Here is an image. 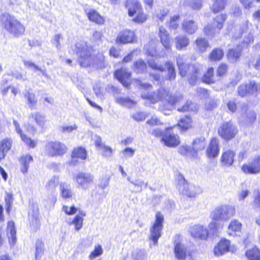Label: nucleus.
Masks as SVG:
<instances>
[{"label": "nucleus", "instance_id": "a18cd8bd", "mask_svg": "<svg viewBox=\"0 0 260 260\" xmlns=\"http://www.w3.org/2000/svg\"><path fill=\"white\" fill-rule=\"evenodd\" d=\"M135 15V16L133 18L132 20L136 23H143L147 19V15L144 12L143 9L137 12Z\"/></svg>", "mask_w": 260, "mask_h": 260}, {"label": "nucleus", "instance_id": "69168bd1", "mask_svg": "<svg viewBox=\"0 0 260 260\" xmlns=\"http://www.w3.org/2000/svg\"><path fill=\"white\" fill-rule=\"evenodd\" d=\"M62 209L63 212L69 215L74 214L77 211V208L74 206L69 207L66 205H63Z\"/></svg>", "mask_w": 260, "mask_h": 260}, {"label": "nucleus", "instance_id": "423d86ee", "mask_svg": "<svg viewBox=\"0 0 260 260\" xmlns=\"http://www.w3.org/2000/svg\"><path fill=\"white\" fill-rule=\"evenodd\" d=\"M235 211V208L231 205H221L212 212L211 217L216 221H225L233 217Z\"/></svg>", "mask_w": 260, "mask_h": 260}, {"label": "nucleus", "instance_id": "7c9ffc66", "mask_svg": "<svg viewBox=\"0 0 260 260\" xmlns=\"http://www.w3.org/2000/svg\"><path fill=\"white\" fill-rule=\"evenodd\" d=\"M182 28L184 31L188 34H194L198 28L197 24L192 20H184L182 23Z\"/></svg>", "mask_w": 260, "mask_h": 260}, {"label": "nucleus", "instance_id": "9b49d317", "mask_svg": "<svg viewBox=\"0 0 260 260\" xmlns=\"http://www.w3.org/2000/svg\"><path fill=\"white\" fill-rule=\"evenodd\" d=\"M74 179L76 181L78 187L86 189L93 183L94 177L90 173L81 172L74 175Z\"/></svg>", "mask_w": 260, "mask_h": 260}, {"label": "nucleus", "instance_id": "5701e85b", "mask_svg": "<svg viewBox=\"0 0 260 260\" xmlns=\"http://www.w3.org/2000/svg\"><path fill=\"white\" fill-rule=\"evenodd\" d=\"M13 124L15 126L16 132L20 136L21 140L30 147L34 148L37 144V142L34 140H32L30 138L27 137L25 135L22 133L19 124L16 120H13Z\"/></svg>", "mask_w": 260, "mask_h": 260}, {"label": "nucleus", "instance_id": "79ce46f5", "mask_svg": "<svg viewBox=\"0 0 260 260\" xmlns=\"http://www.w3.org/2000/svg\"><path fill=\"white\" fill-rule=\"evenodd\" d=\"M116 102L118 104L128 108L131 107L135 104V102L127 97H117Z\"/></svg>", "mask_w": 260, "mask_h": 260}, {"label": "nucleus", "instance_id": "bf43d9fd", "mask_svg": "<svg viewBox=\"0 0 260 260\" xmlns=\"http://www.w3.org/2000/svg\"><path fill=\"white\" fill-rule=\"evenodd\" d=\"M180 16L179 15H176L172 16L169 22V27L170 29H176L178 26V21Z\"/></svg>", "mask_w": 260, "mask_h": 260}, {"label": "nucleus", "instance_id": "6e6d98bb", "mask_svg": "<svg viewBox=\"0 0 260 260\" xmlns=\"http://www.w3.org/2000/svg\"><path fill=\"white\" fill-rule=\"evenodd\" d=\"M244 84L246 86L247 90H248L249 95L255 93L257 90L258 85L254 81H249L244 83Z\"/></svg>", "mask_w": 260, "mask_h": 260}, {"label": "nucleus", "instance_id": "cd10ccee", "mask_svg": "<svg viewBox=\"0 0 260 260\" xmlns=\"http://www.w3.org/2000/svg\"><path fill=\"white\" fill-rule=\"evenodd\" d=\"M174 253L178 260H185L186 256V248L180 243L175 244Z\"/></svg>", "mask_w": 260, "mask_h": 260}, {"label": "nucleus", "instance_id": "a19ab883", "mask_svg": "<svg viewBox=\"0 0 260 260\" xmlns=\"http://www.w3.org/2000/svg\"><path fill=\"white\" fill-rule=\"evenodd\" d=\"M35 258L36 260H40L44 251V245L42 240L38 239L36 241L35 246Z\"/></svg>", "mask_w": 260, "mask_h": 260}, {"label": "nucleus", "instance_id": "c756f323", "mask_svg": "<svg viewBox=\"0 0 260 260\" xmlns=\"http://www.w3.org/2000/svg\"><path fill=\"white\" fill-rule=\"evenodd\" d=\"M127 180L134 186V191L136 192H140L143 188H146L148 185L147 182H145L140 179H132L130 177H128Z\"/></svg>", "mask_w": 260, "mask_h": 260}, {"label": "nucleus", "instance_id": "c03bdc74", "mask_svg": "<svg viewBox=\"0 0 260 260\" xmlns=\"http://www.w3.org/2000/svg\"><path fill=\"white\" fill-rule=\"evenodd\" d=\"M146 69V64L142 59H139L134 63L133 70L137 73H143Z\"/></svg>", "mask_w": 260, "mask_h": 260}, {"label": "nucleus", "instance_id": "e2e57ef3", "mask_svg": "<svg viewBox=\"0 0 260 260\" xmlns=\"http://www.w3.org/2000/svg\"><path fill=\"white\" fill-rule=\"evenodd\" d=\"M149 67L154 70H158L160 72L165 71V68L161 65H158L154 59H150L148 60Z\"/></svg>", "mask_w": 260, "mask_h": 260}, {"label": "nucleus", "instance_id": "393cba45", "mask_svg": "<svg viewBox=\"0 0 260 260\" xmlns=\"http://www.w3.org/2000/svg\"><path fill=\"white\" fill-rule=\"evenodd\" d=\"M60 196L64 199H70L74 194L70 184L67 183H61L59 185Z\"/></svg>", "mask_w": 260, "mask_h": 260}, {"label": "nucleus", "instance_id": "a878e982", "mask_svg": "<svg viewBox=\"0 0 260 260\" xmlns=\"http://www.w3.org/2000/svg\"><path fill=\"white\" fill-rule=\"evenodd\" d=\"M12 141L6 138L0 142V160L5 158L7 153L11 149Z\"/></svg>", "mask_w": 260, "mask_h": 260}, {"label": "nucleus", "instance_id": "2f4dec72", "mask_svg": "<svg viewBox=\"0 0 260 260\" xmlns=\"http://www.w3.org/2000/svg\"><path fill=\"white\" fill-rule=\"evenodd\" d=\"M29 121L34 120L36 124L41 128H43L46 121L45 116L39 112L30 113L28 116Z\"/></svg>", "mask_w": 260, "mask_h": 260}, {"label": "nucleus", "instance_id": "1a4fd4ad", "mask_svg": "<svg viewBox=\"0 0 260 260\" xmlns=\"http://www.w3.org/2000/svg\"><path fill=\"white\" fill-rule=\"evenodd\" d=\"M164 220L163 215L160 212H157L155 215V222L150 229V239L153 241L154 245L157 244V240L161 236Z\"/></svg>", "mask_w": 260, "mask_h": 260}, {"label": "nucleus", "instance_id": "72a5a7b5", "mask_svg": "<svg viewBox=\"0 0 260 260\" xmlns=\"http://www.w3.org/2000/svg\"><path fill=\"white\" fill-rule=\"evenodd\" d=\"M24 96L27 100L29 107L31 109H36L37 100L36 99L35 94L32 93V90L30 88L25 89L24 92Z\"/></svg>", "mask_w": 260, "mask_h": 260}, {"label": "nucleus", "instance_id": "c85d7f7f", "mask_svg": "<svg viewBox=\"0 0 260 260\" xmlns=\"http://www.w3.org/2000/svg\"><path fill=\"white\" fill-rule=\"evenodd\" d=\"M33 161L32 157L28 154L23 155L19 159L21 165L20 171L23 174L27 173L29 164Z\"/></svg>", "mask_w": 260, "mask_h": 260}, {"label": "nucleus", "instance_id": "6e6552de", "mask_svg": "<svg viewBox=\"0 0 260 260\" xmlns=\"http://www.w3.org/2000/svg\"><path fill=\"white\" fill-rule=\"evenodd\" d=\"M226 19V16L225 14H221L217 15L213 19L212 24H208L205 27L204 31L205 34L209 37H214L216 34L219 32Z\"/></svg>", "mask_w": 260, "mask_h": 260}, {"label": "nucleus", "instance_id": "aec40b11", "mask_svg": "<svg viewBox=\"0 0 260 260\" xmlns=\"http://www.w3.org/2000/svg\"><path fill=\"white\" fill-rule=\"evenodd\" d=\"M189 43V39L185 35H179L174 38L175 47L178 50L185 49Z\"/></svg>", "mask_w": 260, "mask_h": 260}, {"label": "nucleus", "instance_id": "dca6fc26", "mask_svg": "<svg viewBox=\"0 0 260 260\" xmlns=\"http://www.w3.org/2000/svg\"><path fill=\"white\" fill-rule=\"evenodd\" d=\"M235 153L231 149H227L222 152L220 162L222 166L229 167L231 166L234 162Z\"/></svg>", "mask_w": 260, "mask_h": 260}, {"label": "nucleus", "instance_id": "c9c22d12", "mask_svg": "<svg viewBox=\"0 0 260 260\" xmlns=\"http://www.w3.org/2000/svg\"><path fill=\"white\" fill-rule=\"evenodd\" d=\"M16 230L14 227V223L9 221L8 223V237L10 244L14 245L16 241Z\"/></svg>", "mask_w": 260, "mask_h": 260}, {"label": "nucleus", "instance_id": "e433bc0d", "mask_svg": "<svg viewBox=\"0 0 260 260\" xmlns=\"http://www.w3.org/2000/svg\"><path fill=\"white\" fill-rule=\"evenodd\" d=\"M205 139L204 137H200L194 139L192 142V149L196 153L203 150L206 146Z\"/></svg>", "mask_w": 260, "mask_h": 260}, {"label": "nucleus", "instance_id": "6ab92c4d", "mask_svg": "<svg viewBox=\"0 0 260 260\" xmlns=\"http://www.w3.org/2000/svg\"><path fill=\"white\" fill-rule=\"evenodd\" d=\"M87 153L86 149L82 147H78L74 149L72 154V160L70 164L75 165L77 162V159L85 160L87 158Z\"/></svg>", "mask_w": 260, "mask_h": 260}, {"label": "nucleus", "instance_id": "774afa93", "mask_svg": "<svg viewBox=\"0 0 260 260\" xmlns=\"http://www.w3.org/2000/svg\"><path fill=\"white\" fill-rule=\"evenodd\" d=\"M109 181L110 178L109 177L105 176L103 177L100 180L99 186L102 189H104L109 185Z\"/></svg>", "mask_w": 260, "mask_h": 260}, {"label": "nucleus", "instance_id": "4468645a", "mask_svg": "<svg viewBox=\"0 0 260 260\" xmlns=\"http://www.w3.org/2000/svg\"><path fill=\"white\" fill-rule=\"evenodd\" d=\"M242 171L247 174H257L260 172V155L255 157L251 162L244 165Z\"/></svg>", "mask_w": 260, "mask_h": 260}, {"label": "nucleus", "instance_id": "4be33fe9", "mask_svg": "<svg viewBox=\"0 0 260 260\" xmlns=\"http://www.w3.org/2000/svg\"><path fill=\"white\" fill-rule=\"evenodd\" d=\"M116 78L123 84L124 86L127 87L129 85L128 79L131 76V73L128 72L125 69H121L117 70L115 72Z\"/></svg>", "mask_w": 260, "mask_h": 260}, {"label": "nucleus", "instance_id": "4d7b16f0", "mask_svg": "<svg viewBox=\"0 0 260 260\" xmlns=\"http://www.w3.org/2000/svg\"><path fill=\"white\" fill-rule=\"evenodd\" d=\"M223 51L219 48L214 49L210 54V58L213 60H219L223 56Z\"/></svg>", "mask_w": 260, "mask_h": 260}, {"label": "nucleus", "instance_id": "680f3d73", "mask_svg": "<svg viewBox=\"0 0 260 260\" xmlns=\"http://www.w3.org/2000/svg\"><path fill=\"white\" fill-rule=\"evenodd\" d=\"M77 125L74 124L72 125H61L58 127L59 131L63 133H70L77 129Z\"/></svg>", "mask_w": 260, "mask_h": 260}, {"label": "nucleus", "instance_id": "7ed1b4c3", "mask_svg": "<svg viewBox=\"0 0 260 260\" xmlns=\"http://www.w3.org/2000/svg\"><path fill=\"white\" fill-rule=\"evenodd\" d=\"M144 99L148 100L151 103H155L158 101H166L168 103L164 108H161L160 110L164 111L165 109L171 110L173 105L177 102V99L169 93V91L164 88H160L151 94L144 93L141 94Z\"/></svg>", "mask_w": 260, "mask_h": 260}, {"label": "nucleus", "instance_id": "09e8293b", "mask_svg": "<svg viewBox=\"0 0 260 260\" xmlns=\"http://www.w3.org/2000/svg\"><path fill=\"white\" fill-rule=\"evenodd\" d=\"M213 68H210L202 77L203 82L208 84L214 83L215 80L213 77Z\"/></svg>", "mask_w": 260, "mask_h": 260}, {"label": "nucleus", "instance_id": "338daca9", "mask_svg": "<svg viewBox=\"0 0 260 260\" xmlns=\"http://www.w3.org/2000/svg\"><path fill=\"white\" fill-rule=\"evenodd\" d=\"M238 94L241 97L245 96L247 95H249L248 92V90H247L246 86L244 85V84L240 85L238 88Z\"/></svg>", "mask_w": 260, "mask_h": 260}, {"label": "nucleus", "instance_id": "20e7f679", "mask_svg": "<svg viewBox=\"0 0 260 260\" xmlns=\"http://www.w3.org/2000/svg\"><path fill=\"white\" fill-rule=\"evenodd\" d=\"M73 50L78 56V61L81 67H86L90 65V48L87 46L86 42H80L76 43Z\"/></svg>", "mask_w": 260, "mask_h": 260}, {"label": "nucleus", "instance_id": "4c0bfd02", "mask_svg": "<svg viewBox=\"0 0 260 260\" xmlns=\"http://www.w3.org/2000/svg\"><path fill=\"white\" fill-rule=\"evenodd\" d=\"M245 255L249 260H260V250L256 247L248 249Z\"/></svg>", "mask_w": 260, "mask_h": 260}, {"label": "nucleus", "instance_id": "f03ea898", "mask_svg": "<svg viewBox=\"0 0 260 260\" xmlns=\"http://www.w3.org/2000/svg\"><path fill=\"white\" fill-rule=\"evenodd\" d=\"M176 61L180 75L182 77L187 76L190 84L195 85L197 79L201 75L202 66L199 63L191 64L185 63L184 56L180 55L176 57Z\"/></svg>", "mask_w": 260, "mask_h": 260}, {"label": "nucleus", "instance_id": "5fc2aeb1", "mask_svg": "<svg viewBox=\"0 0 260 260\" xmlns=\"http://www.w3.org/2000/svg\"><path fill=\"white\" fill-rule=\"evenodd\" d=\"M103 252L102 246L100 245H95L94 249L89 255V259L92 260H100L96 259V257L102 254Z\"/></svg>", "mask_w": 260, "mask_h": 260}, {"label": "nucleus", "instance_id": "39448f33", "mask_svg": "<svg viewBox=\"0 0 260 260\" xmlns=\"http://www.w3.org/2000/svg\"><path fill=\"white\" fill-rule=\"evenodd\" d=\"M177 187L179 192L189 198H193L202 192L201 188L192 183L187 182L182 176L178 177Z\"/></svg>", "mask_w": 260, "mask_h": 260}, {"label": "nucleus", "instance_id": "f8f14e48", "mask_svg": "<svg viewBox=\"0 0 260 260\" xmlns=\"http://www.w3.org/2000/svg\"><path fill=\"white\" fill-rule=\"evenodd\" d=\"M162 140L166 146L171 147H176L180 143L179 136L172 132V128L166 129Z\"/></svg>", "mask_w": 260, "mask_h": 260}, {"label": "nucleus", "instance_id": "864d4df0", "mask_svg": "<svg viewBox=\"0 0 260 260\" xmlns=\"http://www.w3.org/2000/svg\"><path fill=\"white\" fill-rule=\"evenodd\" d=\"M83 219L79 215H76L73 220L68 221L69 224H74L75 230L77 231H79L83 226Z\"/></svg>", "mask_w": 260, "mask_h": 260}, {"label": "nucleus", "instance_id": "0eeeda50", "mask_svg": "<svg viewBox=\"0 0 260 260\" xmlns=\"http://www.w3.org/2000/svg\"><path fill=\"white\" fill-rule=\"evenodd\" d=\"M45 153L51 157L62 156L68 151V147L65 144L58 141H51L45 145Z\"/></svg>", "mask_w": 260, "mask_h": 260}, {"label": "nucleus", "instance_id": "b1692460", "mask_svg": "<svg viewBox=\"0 0 260 260\" xmlns=\"http://www.w3.org/2000/svg\"><path fill=\"white\" fill-rule=\"evenodd\" d=\"M242 118L245 122L248 123H252L256 119L255 113L248 109L247 105H244L242 108Z\"/></svg>", "mask_w": 260, "mask_h": 260}, {"label": "nucleus", "instance_id": "49530a36", "mask_svg": "<svg viewBox=\"0 0 260 260\" xmlns=\"http://www.w3.org/2000/svg\"><path fill=\"white\" fill-rule=\"evenodd\" d=\"M146 255V250L143 249H137L132 253V257L134 260H145Z\"/></svg>", "mask_w": 260, "mask_h": 260}, {"label": "nucleus", "instance_id": "de8ad7c7", "mask_svg": "<svg viewBox=\"0 0 260 260\" xmlns=\"http://www.w3.org/2000/svg\"><path fill=\"white\" fill-rule=\"evenodd\" d=\"M169 10L167 8H162L156 11L154 14V18H156L157 20L162 22L165 17L168 15Z\"/></svg>", "mask_w": 260, "mask_h": 260}, {"label": "nucleus", "instance_id": "8fccbe9b", "mask_svg": "<svg viewBox=\"0 0 260 260\" xmlns=\"http://www.w3.org/2000/svg\"><path fill=\"white\" fill-rule=\"evenodd\" d=\"M59 183V178L58 177L53 176L47 182L45 187L46 188L51 191H53L57 186Z\"/></svg>", "mask_w": 260, "mask_h": 260}, {"label": "nucleus", "instance_id": "13d9d810", "mask_svg": "<svg viewBox=\"0 0 260 260\" xmlns=\"http://www.w3.org/2000/svg\"><path fill=\"white\" fill-rule=\"evenodd\" d=\"M197 110V105L191 101H187L183 106L178 109V110L181 112L196 111Z\"/></svg>", "mask_w": 260, "mask_h": 260}, {"label": "nucleus", "instance_id": "ddd939ff", "mask_svg": "<svg viewBox=\"0 0 260 260\" xmlns=\"http://www.w3.org/2000/svg\"><path fill=\"white\" fill-rule=\"evenodd\" d=\"M191 236L195 239L207 240L209 236L208 229L201 224H195L189 228Z\"/></svg>", "mask_w": 260, "mask_h": 260}, {"label": "nucleus", "instance_id": "0e129e2a", "mask_svg": "<svg viewBox=\"0 0 260 260\" xmlns=\"http://www.w3.org/2000/svg\"><path fill=\"white\" fill-rule=\"evenodd\" d=\"M5 200L6 203V211L9 213L11 209L13 198L11 194L7 193L5 197Z\"/></svg>", "mask_w": 260, "mask_h": 260}, {"label": "nucleus", "instance_id": "ea45409f", "mask_svg": "<svg viewBox=\"0 0 260 260\" xmlns=\"http://www.w3.org/2000/svg\"><path fill=\"white\" fill-rule=\"evenodd\" d=\"M178 152L183 156L192 157H195L196 152H194L192 148L187 145H182L178 149Z\"/></svg>", "mask_w": 260, "mask_h": 260}, {"label": "nucleus", "instance_id": "473e14b6", "mask_svg": "<svg viewBox=\"0 0 260 260\" xmlns=\"http://www.w3.org/2000/svg\"><path fill=\"white\" fill-rule=\"evenodd\" d=\"M85 12L88 19L99 24H103L104 23V18L94 10H85Z\"/></svg>", "mask_w": 260, "mask_h": 260}, {"label": "nucleus", "instance_id": "f3484780", "mask_svg": "<svg viewBox=\"0 0 260 260\" xmlns=\"http://www.w3.org/2000/svg\"><path fill=\"white\" fill-rule=\"evenodd\" d=\"M135 39V34L132 31L128 30H123L118 35L116 38V43L126 44L132 43Z\"/></svg>", "mask_w": 260, "mask_h": 260}, {"label": "nucleus", "instance_id": "f257e3e1", "mask_svg": "<svg viewBox=\"0 0 260 260\" xmlns=\"http://www.w3.org/2000/svg\"><path fill=\"white\" fill-rule=\"evenodd\" d=\"M0 24L10 35L15 38L23 36L25 27L15 16L9 13L0 14Z\"/></svg>", "mask_w": 260, "mask_h": 260}, {"label": "nucleus", "instance_id": "412c9836", "mask_svg": "<svg viewBox=\"0 0 260 260\" xmlns=\"http://www.w3.org/2000/svg\"><path fill=\"white\" fill-rule=\"evenodd\" d=\"M230 246V241L221 240L214 249V253L216 255H221L229 250Z\"/></svg>", "mask_w": 260, "mask_h": 260}, {"label": "nucleus", "instance_id": "9d476101", "mask_svg": "<svg viewBox=\"0 0 260 260\" xmlns=\"http://www.w3.org/2000/svg\"><path fill=\"white\" fill-rule=\"evenodd\" d=\"M237 133V127L230 121L223 122L218 130V135L225 140L234 138Z\"/></svg>", "mask_w": 260, "mask_h": 260}, {"label": "nucleus", "instance_id": "a211bd4d", "mask_svg": "<svg viewBox=\"0 0 260 260\" xmlns=\"http://www.w3.org/2000/svg\"><path fill=\"white\" fill-rule=\"evenodd\" d=\"M125 7L128 11V15L134 17L137 12L143 9L140 3L138 0H127Z\"/></svg>", "mask_w": 260, "mask_h": 260}, {"label": "nucleus", "instance_id": "58836bf2", "mask_svg": "<svg viewBox=\"0 0 260 260\" xmlns=\"http://www.w3.org/2000/svg\"><path fill=\"white\" fill-rule=\"evenodd\" d=\"M196 50L200 52H205L209 47V44L207 40L204 38H198L196 41Z\"/></svg>", "mask_w": 260, "mask_h": 260}, {"label": "nucleus", "instance_id": "37998d69", "mask_svg": "<svg viewBox=\"0 0 260 260\" xmlns=\"http://www.w3.org/2000/svg\"><path fill=\"white\" fill-rule=\"evenodd\" d=\"M165 67L168 71L167 78L168 80L172 81L176 78V72L175 67L172 62L167 61L165 63Z\"/></svg>", "mask_w": 260, "mask_h": 260}, {"label": "nucleus", "instance_id": "3c124183", "mask_svg": "<svg viewBox=\"0 0 260 260\" xmlns=\"http://www.w3.org/2000/svg\"><path fill=\"white\" fill-rule=\"evenodd\" d=\"M225 4V0H214L211 9L214 13H217L223 9Z\"/></svg>", "mask_w": 260, "mask_h": 260}, {"label": "nucleus", "instance_id": "2eb2a0df", "mask_svg": "<svg viewBox=\"0 0 260 260\" xmlns=\"http://www.w3.org/2000/svg\"><path fill=\"white\" fill-rule=\"evenodd\" d=\"M219 152V140L213 138L206 149V155L210 158L216 157Z\"/></svg>", "mask_w": 260, "mask_h": 260}, {"label": "nucleus", "instance_id": "052dcab7", "mask_svg": "<svg viewBox=\"0 0 260 260\" xmlns=\"http://www.w3.org/2000/svg\"><path fill=\"white\" fill-rule=\"evenodd\" d=\"M242 226V224L237 220H234L231 222L229 225V230L233 232L240 231Z\"/></svg>", "mask_w": 260, "mask_h": 260}, {"label": "nucleus", "instance_id": "bb28decb", "mask_svg": "<svg viewBox=\"0 0 260 260\" xmlns=\"http://www.w3.org/2000/svg\"><path fill=\"white\" fill-rule=\"evenodd\" d=\"M159 35L160 38V41L164 47L167 49H170L171 45L170 42L169 34L162 26H160L159 28Z\"/></svg>", "mask_w": 260, "mask_h": 260}, {"label": "nucleus", "instance_id": "f704fd0d", "mask_svg": "<svg viewBox=\"0 0 260 260\" xmlns=\"http://www.w3.org/2000/svg\"><path fill=\"white\" fill-rule=\"evenodd\" d=\"M241 55V49L238 47L229 50L228 52L227 57L230 62L234 63L238 60Z\"/></svg>", "mask_w": 260, "mask_h": 260}, {"label": "nucleus", "instance_id": "603ef678", "mask_svg": "<svg viewBox=\"0 0 260 260\" xmlns=\"http://www.w3.org/2000/svg\"><path fill=\"white\" fill-rule=\"evenodd\" d=\"M191 117L186 116L180 119L178 123V125L183 129H187L191 127Z\"/></svg>", "mask_w": 260, "mask_h": 260}]
</instances>
